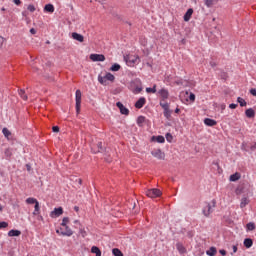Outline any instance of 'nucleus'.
I'll return each mask as SVG.
<instances>
[{
    "label": "nucleus",
    "mask_w": 256,
    "mask_h": 256,
    "mask_svg": "<svg viewBox=\"0 0 256 256\" xmlns=\"http://www.w3.org/2000/svg\"><path fill=\"white\" fill-rule=\"evenodd\" d=\"M92 153H101L103 151L102 142H97L96 144H91Z\"/></svg>",
    "instance_id": "obj_7"
},
{
    "label": "nucleus",
    "mask_w": 256,
    "mask_h": 256,
    "mask_svg": "<svg viewBox=\"0 0 256 256\" xmlns=\"http://www.w3.org/2000/svg\"><path fill=\"white\" fill-rule=\"evenodd\" d=\"M164 116L166 118H170V116H171L170 108H168L167 110H164Z\"/></svg>",
    "instance_id": "obj_43"
},
{
    "label": "nucleus",
    "mask_w": 256,
    "mask_h": 256,
    "mask_svg": "<svg viewBox=\"0 0 256 256\" xmlns=\"http://www.w3.org/2000/svg\"><path fill=\"white\" fill-rule=\"evenodd\" d=\"M160 106H161V107H162V109H164V110H168V109H170L169 104H168V103H166V102H163V101H161V102H160Z\"/></svg>",
    "instance_id": "obj_38"
},
{
    "label": "nucleus",
    "mask_w": 256,
    "mask_h": 256,
    "mask_svg": "<svg viewBox=\"0 0 256 256\" xmlns=\"http://www.w3.org/2000/svg\"><path fill=\"white\" fill-rule=\"evenodd\" d=\"M195 99H196L195 94L191 93V94L189 95V100L195 101Z\"/></svg>",
    "instance_id": "obj_45"
},
{
    "label": "nucleus",
    "mask_w": 256,
    "mask_h": 256,
    "mask_svg": "<svg viewBox=\"0 0 256 256\" xmlns=\"http://www.w3.org/2000/svg\"><path fill=\"white\" fill-rule=\"evenodd\" d=\"M72 39H74L80 43L84 42V36L77 32L72 33Z\"/></svg>",
    "instance_id": "obj_16"
},
{
    "label": "nucleus",
    "mask_w": 256,
    "mask_h": 256,
    "mask_svg": "<svg viewBox=\"0 0 256 256\" xmlns=\"http://www.w3.org/2000/svg\"><path fill=\"white\" fill-rule=\"evenodd\" d=\"M44 10H46L47 12L53 13L55 11V8L52 4H48L44 6Z\"/></svg>",
    "instance_id": "obj_33"
},
{
    "label": "nucleus",
    "mask_w": 256,
    "mask_h": 256,
    "mask_svg": "<svg viewBox=\"0 0 256 256\" xmlns=\"http://www.w3.org/2000/svg\"><path fill=\"white\" fill-rule=\"evenodd\" d=\"M18 94L20 95V97H21L22 99H24V101H27L28 96H27V94L25 93V90L20 89V91H18Z\"/></svg>",
    "instance_id": "obj_35"
},
{
    "label": "nucleus",
    "mask_w": 256,
    "mask_h": 256,
    "mask_svg": "<svg viewBox=\"0 0 256 256\" xmlns=\"http://www.w3.org/2000/svg\"><path fill=\"white\" fill-rule=\"evenodd\" d=\"M39 213H40V205H39V201H38L36 204H34V212H33V215H34V216H37V215H39Z\"/></svg>",
    "instance_id": "obj_30"
},
{
    "label": "nucleus",
    "mask_w": 256,
    "mask_h": 256,
    "mask_svg": "<svg viewBox=\"0 0 256 256\" xmlns=\"http://www.w3.org/2000/svg\"><path fill=\"white\" fill-rule=\"evenodd\" d=\"M219 253H220L222 256H226V255H227V251L224 250V249L219 250Z\"/></svg>",
    "instance_id": "obj_47"
},
{
    "label": "nucleus",
    "mask_w": 256,
    "mask_h": 256,
    "mask_svg": "<svg viewBox=\"0 0 256 256\" xmlns=\"http://www.w3.org/2000/svg\"><path fill=\"white\" fill-rule=\"evenodd\" d=\"M14 1V4L16 5H20L21 4V0H13Z\"/></svg>",
    "instance_id": "obj_52"
},
{
    "label": "nucleus",
    "mask_w": 256,
    "mask_h": 256,
    "mask_svg": "<svg viewBox=\"0 0 256 256\" xmlns=\"http://www.w3.org/2000/svg\"><path fill=\"white\" fill-rule=\"evenodd\" d=\"M82 102V92L81 90H76V112H80Z\"/></svg>",
    "instance_id": "obj_5"
},
{
    "label": "nucleus",
    "mask_w": 256,
    "mask_h": 256,
    "mask_svg": "<svg viewBox=\"0 0 256 256\" xmlns=\"http://www.w3.org/2000/svg\"><path fill=\"white\" fill-rule=\"evenodd\" d=\"M250 93H251L253 96H256V89H251V90H250Z\"/></svg>",
    "instance_id": "obj_51"
},
{
    "label": "nucleus",
    "mask_w": 256,
    "mask_h": 256,
    "mask_svg": "<svg viewBox=\"0 0 256 256\" xmlns=\"http://www.w3.org/2000/svg\"><path fill=\"white\" fill-rule=\"evenodd\" d=\"M90 60H92L93 62H103L105 61V56L102 54H91L89 56Z\"/></svg>",
    "instance_id": "obj_6"
},
{
    "label": "nucleus",
    "mask_w": 256,
    "mask_h": 256,
    "mask_svg": "<svg viewBox=\"0 0 256 256\" xmlns=\"http://www.w3.org/2000/svg\"><path fill=\"white\" fill-rule=\"evenodd\" d=\"M237 102L240 104L241 107H244V106L247 105L246 100L244 98H242V97H238L237 98Z\"/></svg>",
    "instance_id": "obj_36"
},
{
    "label": "nucleus",
    "mask_w": 256,
    "mask_h": 256,
    "mask_svg": "<svg viewBox=\"0 0 256 256\" xmlns=\"http://www.w3.org/2000/svg\"><path fill=\"white\" fill-rule=\"evenodd\" d=\"M211 213H212V206H211V204L206 203L203 208V215L205 217H209L211 215Z\"/></svg>",
    "instance_id": "obj_10"
},
{
    "label": "nucleus",
    "mask_w": 256,
    "mask_h": 256,
    "mask_svg": "<svg viewBox=\"0 0 256 256\" xmlns=\"http://www.w3.org/2000/svg\"><path fill=\"white\" fill-rule=\"evenodd\" d=\"M143 90L142 88V83L141 81L139 80H135L134 82L131 83V91L134 93V94H139L141 93Z\"/></svg>",
    "instance_id": "obj_3"
},
{
    "label": "nucleus",
    "mask_w": 256,
    "mask_h": 256,
    "mask_svg": "<svg viewBox=\"0 0 256 256\" xmlns=\"http://www.w3.org/2000/svg\"><path fill=\"white\" fill-rule=\"evenodd\" d=\"M244 247L250 249L253 247V240L251 238L244 239Z\"/></svg>",
    "instance_id": "obj_21"
},
{
    "label": "nucleus",
    "mask_w": 256,
    "mask_h": 256,
    "mask_svg": "<svg viewBox=\"0 0 256 256\" xmlns=\"http://www.w3.org/2000/svg\"><path fill=\"white\" fill-rule=\"evenodd\" d=\"M91 253L95 254V256H102V252L97 246L91 247Z\"/></svg>",
    "instance_id": "obj_25"
},
{
    "label": "nucleus",
    "mask_w": 256,
    "mask_h": 256,
    "mask_svg": "<svg viewBox=\"0 0 256 256\" xmlns=\"http://www.w3.org/2000/svg\"><path fill=\"white\" fill-rule=\"evenodd\" d=\"M176 249L179 252V254L183 255L186 253V248L182 243H176Z\"/></svg>",
    "instance_id": "obj_18"
},
{
    "label": "nucleus",
    "mask_w": 256,
    "mask_h": 256,
    "mask_svg": "<svg viewBox=\"0 0 256 256\" xmlns=\"http://www.w3.org/2000/svg\"><path fill=\"white\" fill-rule=\"evenodd\" d=\"M74 211L79 212V207L78 206L74 207Z\"/></svg>",
    "instance_id": "obj_55"
},
{
    "label": "nucleus",
    "mask_w": 256,
    "mask_h": 256,
    "mask_svg": "<svg viewBox=\"0 0 256 256\" xmlns=\"http://www.w3.org/2000/svg\"><path fill=\"white\" fill-rule=\"evenodd\" d=\"M193 13H194V10L192 8L188 9L186 11V13L184 14V16H183V20L186 21V22L190 21V19L192 18Z\"/></svg>",
    "instance_id": "obj_14"
},
{
    "label": "nucleus",
    "mask_w": 256,
    "mask_h": 256,
    "mask_svg": "<svg viewBox=\"0 0 256 256\" xmlns=\"http://www.w3.org/2000/svg\"><path fill=\"white\" fill-rule=\"evenodd\" d=\"M62 215H63V208L62 207L54 208V211H52L50 213L51 218H58Z\"/></svg>",
    "instance_id": "obj_8"
},
{
    "label": "nucleus",
    "mask_w": 256,
    "mask_h": 256,
    "mask_svg": "<svg viewBox=\"0 0 256 256\" xmlns=\"http://www.w3.org/2000/svg\"><path fill=\"white\" fill-rule=\"evenodd\" d=\"M112 255L113 256H124V254L122 253V251L118 248H114L112 249Z\"/></svg>",
    "instance_id": "obj_31"
},
{
    "label": "nucleus",
    "mask_w": 256,
    "mask_h": 256,
    "mask_svg": "<svg viewBox=\"0 0 256 256\" xmlns=\"http://www.w3.org/2000/svg\"><path fill=\"white\" fill-rule=\"evenodd\" d=\"M151 155L155 157L156 159L163 160L165 159V154L160 149L154 150L151 152Z\"/></svg>",
    "instance_id": "obj_9"
},
{
    "label": "nucleus",
    "mask_w": 256,
    "mask_h": 256,
    "mask_svg": "<svg viewBox=\"0 0 256 256\" xmlns=\"http://www.w3.org/2000/svg\"><path fill=\"white\" fill-rule=\"evenodd\" d=\"M145 121H146V118L144 116H139L137 118V125L142 127L144 125Z\"/></svg>",
    "instance_id": "obj_29"
},
{
    "label": "nucleus",
    "mask_w": 256,
    "mask_h": 256,
    "mask_svg": "<svg viewBox=\"0 0 256 256\" xmlns=\"http://www.w3.org/2000/svg\"><path fill=\"white\" fill-rule=\"evenodd\" d=\"M210 65H211L212 67H215V66H216V64L213 63V62H211Z\"/></svg>",
    "instance_id": "obj_57"
},
{
    "label": "nucleus",
    "mask_w": 256,
    "mask_h": 256,
    "mask_svg": "<svg viewBox=\"0 0 256 256\" xmlns=\"http://www.w3.org/2000/svg\"><path fill=\"white\" fill-rule=\"evenodd\" d=\"M146 104V99L144 98V97H142V98H139L137 101H136V103H135V107L137 108V109H141V108H143V106Z\"/></svg>",
    "instance_id": "obj_15"
},
{
    "label": "nucleus",
    "mask_w": 256,
    "mask_h": 256,
    "mask_svg": "<svg viewBox=\"0 0 256 256\" xmlns=\"http://www.w3.org/2000/svg\"><path fill=\"white\" fill-rule=\"evenodd\" d=\"M63 227H64V231L60 232V235L71 237L73 235V231L71 230V228H69V226H63Z\"/></svg>",
    "instance_id": "obj_13"
},
{
    "label": "nucleus",
    "mask_w": 256,
    "mask_h": 256,
    "mask_svg": "<svg viewBox=\"0 0 256 256\" xmlns=\"http://www.w3.org/2000/svg\"><path fill=\"white\" fill-rule=\"evenodd\" d=\"M145 91H146L147 93H153V94H155V93L157 92V85L154 84L152 88H146Z\"/></svg>",
    "instance_id": "obj_34"
},
{
    "label": "nucleus",
    "mask_w": 256,
    "mask_h": 256,
    "mask_svg": "<svg viewBox=\"0 0 256 256\" xmlns=\"http://www.w3.org/2000/svg\"><path fill=\"white\" fill-rule=\"evenodd\" d=\"M9 237H20L21 236V231L20 230H10L8 233Z\"/></svg>",
    "instance_id": "obj_20"
},
{
    "label": "nucleus",
    "mask_w": 256,
    "mask_h": 256,
    "mask_svg": "<svg viewBox=\"0 0 256 256\" xmlns=\"http://www.w3.org/2000/svg\"><path fill=\"white\" fill-rule=\"evenodd\" d=\"M0 211H3V206L0 204Z\"/></svg>",
    "instance_id": "obj_59"
},
{
    "label": "nucleus",
    "mask_w": 256,
    "mask_h": 256,
    "mask_svg": "<svg viewBox=\"0 0 256 256\" xmlns=\"http://www.w3.org/2000/svg\"><path fill=\"white\" fill-rule=\"evenodd\" d=\"M159 96L163 99L166 100L169 98V91L165 88H162L158 91Z\"/></svg>",
    "instance_id": "obj_12"
},
{
    "label": "nucleus",
    "mask_w": 256,
    "mask_h": 256,
    "mask_svg": "<svg viewBox=\"0 0 256 256\" xmlns=\"http://www.w3.org/2000/svg\"><path fill=\"white\" fill-rule=\"evenodd\" d=\"M245 115L248 117V118H253L255 117V111L252 109V108H249L245 111Z\"/></svg>",
    "instance_id": "obj_27"
},
{
    "label": "nucleus",
    "mask_w": 256,
    "mask_h": 256,
    "mask_svg": "<svg viewBox=\"0 0 256 256\" xmlns=\"http://www.w3.org/2000/svg\"><path fill=\"white\" fill-rule=\"evenodd\" d=\"M5 39L0 36V48L3 46Z\"/></svg>",
    "instance_id": "obj_48"
},
{
    "label": "nucleus",
    "mask_w": 256,
    "mask_h": 256,
    "mask_svg": "<svg viewBox=\"0 0 256 256\" xmlns=\"http://www.w3.org/2000/svg\"><path fill=\"white\" fill-rule=\"evenodd\" d=\"M232 250H233V253L236 254L238 252V246L237 245H233L232 246Z\"/></svg>",
    "instance_id": "obj_46"
},
{
    "label": "nucleus",
    "mask_w": 256,
    "mask_h": 256,
    "mask_svg": "<svg viewBox=\"0 0 256 256\" xmlns=\"http://www.w3.org/2000/svg\"><path fill=\"white\" fill-rule=\"evenodd\" d=\"M30 33L36 34V30L34 28L30 29Z\"/></svg>",
    "instance_id": "obj_54"
},
{
    "label": "nucleus",
    "mask_w": 256,
    "mask_h": 256,
    "mask_svg": "<svg viewBox=\"0 0 256 256\" xmlns=\"http://www.w3.org/2000/svg\"><path fill=\"white\" fill-rule=\"evenodd\" d=\"M121 69V66L119 64H113L111 67H110V71H119Z\"/></svg>",
    "instance_id": "obj_37"
},
{
    "label": "nucleus",
    "mask_w": 256,
    "mask_h": 256,
    "mask_svg": "<svg viewBox=\"0 0 256 256\" xmlns=\"http://www.w3.org/2000/svg\"><path fill=\"white\" fill-rule=\"evenodd\" d=\"M3 134H4L5 137H7V139L9 137H11V132H10V130L8 128H4L3 129Z\"/></svg>",
    "instance_id": "obj_39"
},
{
    "label": "nucleus",
    "mask_w": 256,
    "mask_h": 256,
    "mask_svg": "<svg viewBox=\"0 0 256 256\" xmlns=\"http://www.w3.org/2000/svg\"><path fill=\"white\" fill-rule=\"evenodd\" d=\"M165 138H166V141H167L168 143H172V141H173V136H172V134L167 133V134L165 135Z\"/></svg>",
    "instance_id": "obj_40"
},
{
    "label": "nucleus",
    "mask_w": 256,
    "mask_h": 256,
    "mask_svg": "<svg viewBox=\"0 0 256 256\" xmlns=\"http://www.w3.org/2000/svg\"><path fill=\"white\" fill-rule=\"evenodd\" d=\"M237 106H238L237 104L232 103V104L229 105V108H231V109H236Z\"/></svg>",
    "instance_id": "obj_50"
},
{
    "label": "nucleus",
    "mask_w": 256,
    "mask_h": 256,
    "mask_svg": "<svg viewBox=\"0 0 256 256\" xmlns=\"http://www.w3.org/2000/svg\"><path fill=\"white\" fill-rule=\"evenodd\" d=\"M56 233L59 234L60 233L59 230H56Z\"/></svg>",
    "instance_id": "obj_60"
},
{
    "label": "nucleus",
    "mask_w": 256,
    "mask_h": 256,
    "mask_svg": "<svg viewBox=\"0 0 256 256\" xmlns=\"http://www.w3.org/2000/svg\"><path fill=\"white\" fill-rule=\"evenodd\" d=\"M175 113H180V109H179V108H176V109H175Z\"/></svg>",
    "instance_id": "obj_56"
},
{
    "label": "nucleus",
    "mask_w": 256,
    "mask_h": 256,
    "mask_svg": "<svg viewBox=\"0 0 256 256\" xmlns=\"http://www.w3.org/2000/svg\"><path fill=\"white\" fill-rule=\"evenodd\" d=\"M239 179H241V174L238 173V172L232 174V175L229 177V181H232V182L239 181Z\"/></svg>",
    "instance_id": "obj_23"
},
{
    "label": "nucleus",
    "mask_w": 256,
    "mask_h": 256,
    "mask_svg": "<svg viewBox=\"0 0 256 256\" xmlns=\"http://www.w3.org/2000/svg\"><path fill=\"white\" fill-rule=\"evenodd\" d=\"M162 195L161 190L157 188L149 189L146 191V196L150 197L151 199H154L156 197H160Z\"/></svg>",
    "instance_id": "obj_4"
},
{
    "label": "nucleus",
    "mask_w": 256,
    "mask_h": 256,
    "mask_svg": "<svg viewBox=\"0 0 256 256\" xmlns=\"http://www.w3.org/2000/svg\"><path fill=\"white\" fill-rule=\"evenodd\" d=\"M78 183H79V185H81L82 184V180L78 179Z\"/></svg>",
    "instance_id": "obj_58"
},
{
    "label": "nucleus",
    "mask_w": 256,
    "mask_h": 256,
    "mask_svg": "<svg viewBox=\"0 0 256 256\" xmlns=\"http://www.w3.org/2000/svg\"><path fill=\"white\" fill-rule=\"evenodd\" d=\"M28 11L35 12L36 11L35 6L34 5H28Z\"/></svg>",
    "instance_id": "obj_44"
},
{
    "label": "nucleus",
    "mask_w": 256,
    "mask_h": 256,
    "mask_svg": "<svg viewBox=\"0 0 256 256\" xmlns=\"http://www.w3.org/2000/svg\"><path fill=\"white\" fill-rule=\"evenodd\" d=\"M37 202H38V200L36 198H32V197L26 198V204H28V205H34Z\"/></svg>",
    "instance_id": "obj_32"
},
{
    "label": "nucleus",
    "mask_w": 256,
    "mask_h": 256,
    "mask_svg": "<svg viewBox=\"0 0 256 256\" xmlns=\"http://www.w3.org/2000/svg\"><path fill=\"white\" fill-rule=\"evenodd\" d=\"M9 224L5 221L0 222V230L8 228Z\"/></svg>",
    "instance_id": "obj_41"
},
{
    "label": "nucleus",
    "mask_w": 256,
    "mask_h": 256,
    "mask_svg": "<svg viewBox=\"0 0 256 256\" xmlns=\"http://www.w3.org/2000/svg\"><path fill=\"white\" fill-rule=\"evenodd\" d=\"M5 154L8 155V157H10V155H11L10 150L7 149V150L5 151Z\"/></svg>",
    "instance_id": "obj_53"
},
{
    "label": "nucleus",
    "mask_w": 256,
    "mask_h": 256,
    "mask_svg": "<svg viewBox=\"0 0 256 256\" xmlns=\"http://www.w3.org/2000/svg\"><path fill=\"white\" fill-rule=\"evenodd\" d=\"M52 131L59 132L60 128L58 126H54V127H52Z\"/></svg>",
    "instance_id": "obj_49"
},
{
    "label": "nucleus",
    "mask_w": 256,
    "mask_h": 256,
    "mask_svg": "<svg viewBox=\"0 0 256 256\" xmlns=\"http://www.w3.org/2000/svg\"><path fill=\"white\" fill-rule=\"evenodd\" d=\"M216 254H217L216 247H210L209 250L206 251L207 256H216Z\"/></svg>",
    "instance_id": "obj_26"
},
{
    "label": "nucleus",
    "mask_w": 256,
    "mask_h": 256,
    "mask_svg": "<svg viewBox=\"0 0 256 256\" xmlns=\"http://www.w3.org/2000/svg\"><path fill=\"white\" fill-rule=\"evenodd\" d=\"M204 124L207 126H215V125H217V121H215L214 119L205 118Z\"/></svg>",
    "instance_id": "obj_22"
},
{
    "label": "nucleus",
    "mask_w": 256,
    "mask_h": 256,
    "mask_svg": "<svg viewBox=\"0 0 256 256\" xmlns=\"http://www.w3.org/2000/svg\"><path fill=\"white\" fill-rule=\"evenodd\" d=\"M97 80L101 85L106 86L108 85V81L110 82L115 81V76L112 73H106L105 76L98 75Z\"/></svg>",
    "instance_id": "obj_1"
},
{
    "label": "nucleus",
    "mask_w": 256,
    "mask_h": 256,
    "mask_svg": "<svg viewBox=\"0 0 256 256\" xmlns=\"http://www.w3.org/2000/svg\"><path fill=\"white\" fill-rule=\"evenodd\" d=\"M219 2V0H204V4L207 8H211L214 5H216Z\"/></svg>",
    "instance_id": "obj_19"
},
{
    "label": "nucleus",
    "mask_w": 256,
    "mask_h": 256,
    "mask_svg": "<svg viewBox=\"0 0 256 256\" xmlns=\"http://www.w3.org/2000/svg\"><path fill=\"white\" fill-rule=\"evenodd\" d=\"M124 60L129 67H134L140 63V57L138 55H127L124 57Z\"/></svg>",
    "instance_id": "obj_2"
},
{
    "label": "nucleus",
    "mask_w": 256,
    "mask_h": 256,
    "mask_svg": "<svg viewBox=\"0 0 256 256\" xmlns=\"http://www.w3.org/2000/svg\"><path fill=\"white\" fill-rule=\"evenodd\" d=\"M249 204H250L249 198L244 197V198L241 199L240 208H241V209H244V208H246Z\"/></svg>",
    "instance_id": "obj_17"
},
{
    "label": "nucleus",
    "mask_w": 256,
    "mask_h": 256,
    "mask_svg": "<svg viewBox=\"0 0 256 256\" xmlns=\"http://www.w3.org/2000/svg\"><path fill=\"white\" fill-rule=\"evenodd\" d=\"M68 223H69V218L64 217V219H62V227H66Z\"/></svg>",
    "instance_id": "obj_42"
},
{
    "label": "nucleus",
    "mask_w": 256,
    "mask_h": 256,
    "mask_svg": "<svg viewBox=\"0 0 256 256\" xmlns=\"http://www.w3.org/2000/svg\"><path fill=\"white\" fill-rule=\"evenodd\" d=\"M116 106L119 108L121 114L129 115V109H127L121 102H117Z\"/></svg>",
    "instance_id": "obj_11"
},
{
    "label": "nucleus",
    "mask_w": 256,
    "mask_h": 256,
    "mask_svg": "<svg viewBox=\"0 0 256 256\" xmlns=\"http://www.w3.org/2000/svg\"><path fill=\"white\" fill-rule=\"evenodd\" d=\"M152 141H156L157 143H165V138L163 136H153Z\"/></svg>",
    "instance_id": "obj_28"
},
{
    "label": "nucleus",
    "mask_w": 256,
    "mask_h": 256,
    "mask_svg": "<svg viewBox=\"0 0 256 256\" xmlns=\"http://www.w3.org/2000/svg\"><path fill=\"white\" fill-rule=\"evenodd\" d=\"M247 232H252L256 230V224L254 222H249L246 225Z\"/></svg>",
    "instance_id": "obj_24"
}]
</instances>
